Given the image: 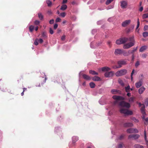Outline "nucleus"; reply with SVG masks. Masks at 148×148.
Masks as SVG:
<instances>
[{"instance_id":"nucleus-4","label":"nucleus","mask_w":148,"mask_h":148,"mask_svg":"<svg viewBox=\"0 0 148 148\" xmlns=\"http://www.w3.org/2000/svg\"><path fill=\"white\" fill-rule=\"evenodd\" d=\"M120 112L122 114H123L127 115H131L133 114L132 111L123 108L120 109Z\"/></svg>"},{"instance_id":"nucleus-64","label":"nucleus","mask_w":148,"mask_h":148,"mask_svg":"<svg viewBox=\"0 0 148 148\" xmlns=\"http://www.w3.org/2000/svg\"><path fill=\"white\" fill-rule=\"evenodd\" d=\"M137 47H136V48H133V50L135 52L137 50Z\"/></svg>"},{"instance_id":"nucleus-49","label":"nucleus","mask_w":148,"mask_h":148,"mask_svg":"<svg viewBox=\"0 0 148 148\" xmlns=\"http://www.w3.org/2000/svg\"><path fill=\"white\" fill-rule=\"evenodd\" d=\"M47 13L49 15H51L52 14V12L51 10H49L47 11Z\"/></svg>"},{"instance_id":"nucleus-25","label":"nucleus","mask_w":148,"mask_h":148,"mask_svg":"<svg viewBox=\"0 0 148 148\" xmlns=\"http://www.w3.org/2000/svg\"><path fill=\"white\" fill-rule=\"evenodd\" d=\"M119 83L122 86H124V84L123 80L121 79H119L118 80Z\"/></svg>"},{"instance_id":"nucleus-26","label":"nucleus","mask_w":148,"mask_h":148,"mask_svg":"<svg viewBox=\"0 0 148 148\" xmlns=\"http://www.w3.org/2000/svg\"><path fill=\"white\" fill-rule=\"evenodd\" d=\"M89 73L92 75H98V73L94 71L90 70L89 71Z\"/></svg>"},{"instance_id":"nucleus-57","label":"nucleus","mask_w":148,"mask_h":148,"mask_svg":"<svg viewBox=\"0 0 148 148\" xmlns=\"http://www.w3.org/2000/svg\"><path fill=\"white\" fill-rule=\"evenodd\" d=\"M145 103L147 106L148 105V98L146 99L145 102Z\"/></svg>"},{"instance_id":"nucleus-22","label":"nucleus","mask_w":148,"mask_h":148,"mask_svg":"<svg viewBox=\"0 0 148 148\" xmlns=\"http://www.w3.org/2000/svg\"><path fill=\"white\" fill-rule=\"evenodd\" d=\"M134 148H143V145H140L139 144H135L134 146Z\"/></svg>"},{"instance_id":"nucleus-35","label":"nucleus","mask_w":148,"mask_h":148,"mask_svg":"<svg viewBox=\"0 0 148 148\" xmlns=\"http://www.w3.org/2000/svg\"><path fill=\"white\" fill-rule=\"evenodd\" d=\"M34 26L33 25H31L29 27V31L31 32H32L33 30H34Z\"/></svg>"},{"instance_id":"nucleus-33","label":"nucleus","mask_w":148,"mask_h":148,"mask_svg":"<svg viewBox=\"0 0 148 148\" xmlns=\"http://www.w3.org/2000/svg\"><path fill=\"white\" fill-rule=\"evenodd\" d=\"M143 18L145 19L148 18V13L144 14L142 16Z\"/></svg>"},{"instance_id":"nucleus-51","label":"nucleus","mask_w":148,"mask_h":148,"mask_svg":"<svg viewBox=\"0 0 148 148\" xmlns=\"http://www.w3.org/2000/svg\"><path fill=\"white\" fill-rule=\"evenodd\" d=\"M124 135H121L119 137V139H120V140H121V139H122L123 138H124Z\"/></svg>"},{"instance_id":"nucleus-28","label":"nucleus","mask_w":148,"mask_h":148,"mask_svg":"<svg viewBox=\"0 0 148 148\" xmlns=\"http://www.w3.org/2000/svg\"><path fill=\"white\" fill-rule=\"evenodd\" d=\"M38 16L39 19L40 20H42L43 18V16L42 14L41 13H39L38 14Z\"/></svg>"},{"instance_id":"nucleus-41","label":"nucleus","mask_w":148,"mask_h":148,"mask_svg":"<svg viewBox=\"0 0 148 148\" xmlns=\"http://www.w3.org/2000/svg\"><path fill=\"white\" fill-rule=\"evenodd\" d=\"M140 25V22L139 21V19L138 18L137 19V27L136 28V29H137L138 27H139Z\"/></svg>"},{"instance_id":"nucleus-18","label":"nucleus","mask_w":148,"mask_h":148,"mask_svg":"<svg viewBox=\"0 0 148 148\" xmlns=\"http://www.w3.org/2000/svg\"><path fill=\"white\" fill-rule=\"evenodd\" d=\"M125 90L127 92H130V90L132 91L133 89L130 88V86L128 85L127 87H125Z\"/></svg>"},{"instance_id":"nucleus-63","label":"nucleus","mask_w":148,"mask_h":148,"mask_svg":"<svg viewBox=\"0 0 148 148\" xmlns=\"http://www.w3.org/2000/svg\"><path fill=\"white\" fill-rule=\"evenodd\" d=\"M134 70L133 69V71H132V72L131 73V76H133V74H134Z\"/></svg>"},{"instance_id":"nucleus-45","label":"nucleus","mask_w":148,"mask_h":148,"mask_svg":"<svg viewBox=\"0 0 148 148\" xmlns=\"http://www.w3.org/2000/svg\"><path fill=\"white\" fill-rule=\"evenodd\" d=\"M123 143H121L119 144L118 145V148H121L123 145Z\"/></svg>"},{"instance_id":"nucleus-6","label":"nucleus","mask_w":148,"mask_h":148,"mask_svg":"<svg viewBox=\"0 0 148 148\" xmlns=\"http://www.w3.org/2000/svg\"><path fill=\"white\" fill-rule=\"evenodd\" d=\"M127 132L128 133H138V131L136 128H130L127 130Z\"/></svg>"},{"instance_id":"nucleus-54","label":"nucleus","mask_w":148,"mask_h":148,"mask_svg":"<svg viewBox=\"0 0 148 148\" xmlns=\"http://www.w3.org/2000/svg\"><path fill=\"white\" fill-rule=\"evenodd\" d=\"M133 120L134 121V122H136V123L138 122L139 121L138 120V119H136L135 118H133Z\"/></svg>"},{"instance_id":"nucleus-48","label":"nucleus","mask_w":148,"mask_h":148,"mask_svg":"<svg viewBox=\"0 0 148 148\" xmlns=\"http://www.w3.org/2000/svg\"><path fill=\"white\" fill-rule=\"evenodd\" d=\"M140 64L139 62L138 61H137L135 64V66L136 67L138 66Z\"/></svg>"},{"instance_id":"nucleus-47","label":"nucleus","mask_w":148,"mask_h":148,"mask_svg":"<svg viewBox=\"0 0 148 148\" xmlns=\"http://www.w3.org/2000/svg\"><path fill=\"white\" fill-rule=\"evenodd\" d=\"M38 42L40 43H42L43 42V40L41 38L38 39Z\"/></svg>"},{"instance_id":"nucleus-59","label":"nucleus","mask_w":148,"mask_h":148,"mask_svg":"<svg viewBox=\"0 0 148 148\" xmlns=\"http://www.w3.org/2000/svg\"><path fill=\"white\" fill-rule=\"evenodd\" d=\"M134 57L135 56L134 54L132 55V60L133 61L134 60Z\"/></svg>"},{"instance_id":"nucleus-36","label":"nucleus","mask_w":148,"mask_h":148,"mask_svg":"<svg viewBox=\"0 0 148 148\" xmlns=\"http://www.w3.org/2000/svg\"><path fill=\"white\" fill-rule=\"evenodd\" d=\"M114 0H107L106 2V4L107 5L109 4Z\"/></svg>"},{"instance_id":"nucleus-43","label":"nucleus","mask_w":148,"mask_h":148,"mask_svg":"<svg viewBox=\"0 0 148 148\" xmlns=\"http://www.w3.org/2000/svg\"><path fill=\"white\" fill-rule=\"evenodd\" d=\"M61 21V19L59 17H58L56 18V22H58L60 21Z\"/></svg>"},{"instance_id":"nucleus-53","label":"nucleus","mask_w":148,"mask_h":148,"mask_svg":"<svg viewBox=\"0 0 148 148\" xmlns=\"http://www.w3.org/2000/svg\"><path fill=\"white\" fill-rule=\"evenodd\" d=\"M58 25L57 24H55L54 25V27H53L54 29H56V28H57V27H58Z\"/></svg>"},{"instance_id":"nucleus-30","label":"nucleus","mask_w":148,"mask_h":148,"mask_svg":"<svg viewBox=\"0 0 148 148\" xmlns=\"http://www.w3.org/2000/svg\"><path fill=\"white\" fill-rule=\"evenodd\" d=\"M41 37L43 38H46L47 37L46 33L45 32H43L42 34Z\"/></svg>"},{"instance_id":"nucleus-14","label":"nucleus","mask_w":148,"mask_h":148,"mask_svg":"<svg viewBox=\"0 0 148 148\" xmlns=\"http://www.w3.org/2000/svg\"><path fill=\"white\" fill-rule=\"evenodd\" d=\"M142 81L141 80L138 82L136 83L135 85L137 88H139L142 85Z\"/></svg>"},{"instance_id":"nucleus-34","label":"nucleus","mask_w":148,"mask_h":148,"mask_svg":"<svg viewBox=\"0 0 148 148\" xmlns=\"http://www.w3.org/2000/svg\"><path fill=\"white\" fill-rule=\"evenodd\" d=\"M129 39V41L131 42H134L135 43L134 36L130 37Z\"/></svg>"},{"instance_id":"nucleus-5","label":"nucleus","mask_w":148,"mask_h":148,"mask_svg":"<svg viewBox=\"0 0 148 148\" xmlns=\"http://www.w3.org/2000/svg\"><path fill=\"white\" fill-rule=\"evenodd\" d=\"M134 45V42H130L124 44L123 46V48L125 49H127L133 46Z\"/></svg>"},{"instance_id":"nucleus-21","label":"nucleus","mask_w":148,"mask_h":148,"mask_svg":"<svg viewBox=\"0 0 148 148\" xmlns=\"http://www.w3.org/2000/svg\"><path fill=\"white\" fill-rule=\"evenodd\" d=\"M147 48V47L146 46H143L141 47L139 49V51L142 52L146 50Z\"/></svg>"},{"instance_id":"nucleus-50","label":"nucleus","mask_w":148,"mask_h":148,"mask_svg":"<svg viewBox=\"0 0 148 148\" xmlns=\"http://www.w3.org/2000/svg\"><path fill=\"white\" fill-rule=\"evenodd\" d=\"M65 35H63L62 36L61 38V40H62L64 41L65 40Z\"/></svg>"},{"instance_id":"nucleus-12","label":"nucleus","mask_w":148,"mask_h":148,"mask_svg":"<svg viewBox=\"0 0 148 148\" xmlns=\"http://www.w3.org/2000/svg\"><path fill=\"white\" fill-rule=\"evenodd\" d=\"M130 22L131 20H126L122 23V26L123 27H126L130 23Z\"/></svg>"},{"instance_id":"nucleus-40","label":"nucleus","mask_w":148,"mask_h":148,"mask_svg":"<svg viewBox=\"0 0 148 148\" xmlns=\"http://www.w3.org/2000/svg\"><path fill=\"white\" fill-rule=\"evenodd\" d=\"M119 92V91L115 89H113L111 91V92Z\"/></svg>"},{"instance_id":"nucleus-10","label":"nucleus","mask_w":148,"mask_h":148,"mask_svg":"<svg viewBox=\"0 0 148 148\" xmlns=\"http://www.w3.org/2000/svg\"><path fill=\"white\" fill-rule=\"evenodd\" d=\"M121 6L122 8L124 9L127 7V2L125 1H123L120 2Z\"/></svg>"},{"instance_id":"nucleus-27","label":"nucleus","mask_w":148,"mask_h":148,"mask_svg":"<svg viewBox=\"0 0 148 148\" xmlns=\"http://www.w3.org/2000/svg\"><path fill=\"white\" fill-rule=\"evenodd\" d=\"M145 90V88L143 87H142L138 90V92H143Z\"/></svg>"},{"instance_id":"nucleus-23","label":"nucleus","mask_w":148,"mask_h":148,"mask_svg":"<svg viewBox=\"0 0 148 148\" xmlns=\"http://www.w3.org/2000/svg\"><path fill=\"white\" fill-rule=\"evenodd\" d=\"M67 8V6L66 5L64 4L61 7L60 10H66Z\"/></svg>"},{"instance_id":"nucleus-55","label":"nucleus","mask_w":148,"mask_h":148,"mask_svg":"<svg viewBox=\"0 0 148 148\" xmlns=\"http://www.w3.org/2000/svg\"><path fill=\"white\" fill-rule=\"evenodd\" d=\"M113 68H114V69H116L120 68V67H119V65L118 66H116V65H115L113 66Z\"/></svg>"},{"instance_id":"nucleus-37","label":"nucleus","mask_w":148,"mask_h":148,"mask_svg":"<svg viewBox=\"0 0 148 148\" xmlns=\"http://www.w3.org/2000/svg\"><path fill=\"white\" fill-rule=\"evenodd\" d=\"M34 44L36 45H37L38 44V39H36L34 42Z\"/></svg>"},{"instance_id":"nucleus-9","label":"nucleus","mask_w":148,"mask_h":148,"mask_svg":"<svg viewBox=\"0 0 148 148\" xmlns=\"http://www.w3.org/2000/svg\"><path fill=\"white\" fill-rule=\"evenodd\" d=\"M140 137V135L138 134H130L128 138V139L133 138L134 140H136L138 139Z\"/></svg>"},{"instance_id":"nucleus-1","label":"nucleus","mask_w":148,"mask_h":148,"mask_svg":"<svg viewBox=\"0 0 148 148\" xmlns=\"http://www.w3.org/2000/svg\"><path fill=\"white\" fill-rule=\"evenodd\" d=\"M112 98L116 100L114 102V105L119 103V106H120L128 108H129L130 106V104L129 103L126 102L124 101L119 102L120 101H123L124 100V97H122L114 95L112 96Z\"/></svg>"},{"instance_id":"nucleus-56","label":"nucleus","mask_w":148,"mask_h":148,"mask_svg":"<svg viewBox=\"0 0 148 148\" xmlns=\"http://www.w3.org/2000/svg\"><path fill=\"white\" fill-rule=\"evenodd\" d=\"M147 57V55L145 53L143 54L142 55V57L144 58H145Z\"/></svg>"},{"instance_id":"nucleus-46","label":"nucleus","mask_w":148,"mask_h":148,"mask_svg":"<svg viewBox=\"0 0 148 148\" xmlns=\"http://www.w3.org/2000/svg\"><path fill=\"white\" fill-rule=\"evenodd\" d=\"M40 22L38 20H36L34 22V24L36 25H38L39 24Z\"/></svg>"},{"instance_id":"nucleus-13","label":"nucleus","mask_w":148,"mask_h":148,"mask_svg":"<svg viewBox=\"0 0 148 148\" xmlns=\"http://www.w3.org/2000/svg\"><path fill=\"white\" fill-rule=\"evenodd\" d=\"M133 126V124L131 123H126L123 124V126L125 127H129Z\"/></svg>"},{"instance_id":"nucleus-20","label":"nucleus","mask_w":148,"mask_h":148,"mask_svg":"<svg viewBox=\"0 0 148 148\" xmlns=\"http://www.w3.org/2000/svg\"><path fill=\"white\" fill-rule=\"evenodd\" d=\"M145 107L144 105H143V106H141V111L142 114H145Z\"/></svg>"},{"instance_id":"nucleus-15","label":"nucleus","mask_w":148,"mask_h":148,"mask_svg":"<svg viewBox=\"0 0 148 148\" xmlns=\"http://www.w3.org/2000/svg\"><path fill=\"white\" fill-rule=\"evenodd\" d=\"M92 80L95 81H101V79L99 77L95 76L92 77Z\"/></svg>"},{"instance_id":"nucleus-61","label":"nucleus","mask_w":148,"mask_h":148,"mask_svg":"<svg viewBox=\"0 0 148 148\" xmlns=\"http://www.w3.org/2000/svg\"><path fill=\"white\" fill-rule=\"evenodd\" d=\"M143 10V7H141L139 9V10L140 12H142Z\"/></svg>"},{"instance_id":"nucleus-32","label":"nucleus","mask_w":148,"mask_h":148,"mask_svg":"<svg viewBox=\"0 0 148 148\" xmlns=\"http://www.w3.org/2000/svg\"><path fill=\"white\" fill-rule=\"evenodd\" d=\"M122 54H123V55L125 56H129L127 52L123 50V52H122Z\"/></svg>"},{"instance_id":"nucleus-42","label":"nucleus","mask_w":148,"mask_h":148,"mask_svg":"<svg viewBox=\"0 0 148 148\" xmlns=\"http://www.w3.org/2000/svg\"><path fill=\"white\" fill-rule=\"evenodd\" d=\"M144 31L148 30V25H145L144 26Z\"/></svg>"},{"instance_id":"nucleus-11","label":"nucleus","mask_w":148,"mask_h":148,"mask_svg":"<svg viewBox=\"0 0 148 148\" xmlns=\"http://www.w3.org/2000/svg\"><path fill=\"white\" fill-rule=\"evenodd\" d=\"M123 50L119 49H116L115 50L114 53L115 55H120L122 53Z\"/></svg>"},{"instance_id":"nucleus-2","label":"nucleus","mask_w":148,"mask_h":148,"mask_svg":"<svg viewBox=\"0 0 148 148\" xmlns=\"http://www.w3.org/2000/svg\"><path fill=\"white\" fill-rule=\"evenodd\" d=\"M129 38L126 37H122L117 40L116 42V43L118 45L124 44L128 41Z\"/></svg>"},{"instance_id":"nucleus-60","label":"nucleus","mask_w":148,"mask_h":148,"mask_svg":"<svg viewBox=\"0 0 148 148\" xmlns=\"http://www.w3.org/2000/svg\"><path fill=\"white\" fill-rule=\"evenodd\" d=\"M67 0H63L62 3V4H64L67 2Z\"/></svg>"},{"instance_id":"nucleus-58","label":"nucleus","mask_w":148,"mask_h":148,"mask_svg":"<svg viewBox=\"0 0 148 148\" xmlns=\"http://www.w3.org/2000/svg\"><path fill=\"white\" fill-rule=\"evenodd\" d=\"M45 79L43 81V83H44L46 82V81L47 80V78L46 77V75H45Z\"/></svg>"},{"instance_id":"nucleus-24","label":"nucleus","mask_w":148,"mask_h":148,"mask_svg":"<svg viewBox=\"0 0 148 148\" xmlns=\"http://www.w3.org/2000/svg\"><path fill=\"white\" fill-rule=\"evenodd\" d=\"M46 3L47 4L48 7H50L51 6L52 4V2L50 0H47L46 1Z\"/></svg>"},{"instance_id":"nucleus-44","label":"nucleus","mask_w":148,"mask_h":148,"mask_svg":"<svg viewBox=\"0 0 148 148\" xmlns=\"http://www.w3.org/2000/svg\"><path fill=\"white\" fill-rule=\"evenodd\" d=\"M49 32H50V34H53L54 33V32H53V30L51 28H49Z\"/></svg>"},{"instance_id":"nucleus-19","label":"nucleus","mask_w":148,"mask_h":148,"mask_svg":"<svg viewBox=\"0 0 148 148\" xmlns=\"http://www.w3.org/2000/svg\"><path fill=\"white\" fill-rule=\"evenodd\" d=\"M72 140L73 143H74L79 140L78 137L77 136H73L72 138Z\"/></svg>"},{"instance_id":"nucleus-16","label":"nucleus","mask_w":148,"mask_h":148,"mask_svg":"<svg viewBox=\"0 0 148 148\" xmlns=\"http://www.w3.org/2000/svg\"><path fill=\"white\" fill-rule=\"evenodd\" d=\"M111 69L108 66H104L101 68V70L102 71H110Z\"/></svg>"},{"instance_id":"nucleus-38","label":"nucleus","mask_w":148,"mask_h":148,"mask_svg":"<svg viewBox=\"0 0 148 148\" xmlns=\"http://www.w3.org/2000/svg\"><path fill=\"white\" fill-rule=\"evenodd\" d=\"M66 15V14L65 12H62L60 14V16L62 17H64Z\"/></svg>"},{"instance_id":"nucleus-7","label":"nucleus","mask_w":148,"mask_h":148,"mask_svg":"<svg viewBox=\"0 0 148 148\" xmlns=\"http://www.w3.org/2000/svg\"><path fill=\"white\" fill-rule=\"evenodd\" d=\"M117 64L119 66V67L120 68L122 66V65H126L127 63L125 60H121L118 61Z\"/></svg>"},{"instance_id":"nucleus-52","label":"nucleus","mask_w":148,"mask_h":148,"mask_svg":"<svg viewBox=\"0 0 148 148\" xmlns=\"http://www.w3.org/2000/svg\"><path fill=\"white\" fill-rule=\"evenodd\" d=\"M54 22V20L53 19H52L49 21V23L50 24H52Z\"/></svg>"},{"instance_id":"nucleus-3","label":"nucleus","mask_w":148,"mask_h":148,"mask_svg":"<svg viewBox=\"0 0 148 148\" xmlns=\"http://www.w3.org/2000/svg\"><path fill=\"white\" fill-rule=\"evenodd\" d=\"M127 73V71L126 69H122L116 72L115 75L117 77L122 76L125 75Z\"/></svg>"},{"instance_id":"nucleus-62","label":"nucleus","mask_w":148,"mask_h":148,"mask_svg":"<svg viewBox=\"0 0 148 148\" xmlns=\"http://www.w3.org/2000/svg\"><path fill=\"white\" fill-rule=\"evenodd\" d=\"M107 43H108V45L110 47H111V46H110V44H111V42H110V41H108Z\"/></svg>"},{"instance_id":"nucleus-8","label":"nucleus","mask_w":148,"mask_h":148,"mask_svg":"<svg viewBox=\"0 0 148 148\" xmlns=\"http://www.w3.org/2000/svg\"><path fill=\"white\" fill-rule=\"evenodd\" d=\"M114 74V72L112 71L106 72L105 73L104 76L106 77H112Z\"/></svg>"},{"instance_id":"nucleus-29","label":"nucleus","mask_w":148,"mask_h":148,"mask_svg":"<svg viewBox=\"0 0 148 148\" xmlns=\"http://www.w3.org/2000/svg\"><path fill=\"white\" fill-rule=\"evenodd\" d=\"M143 36L144 38L148 36V32H145L143 33Z\"/></svg>"},{"instance_id":"nucleus-31","label":"nucleus","mask_w":148,"mask_h":148,"mask_svg":"<svg viewBox=\"0 0 148 148\" xmlns=\"http://www.w3.org/2000/svg\"><path fill=\"white\" fill-rule=\"evenodd\" d=\"M89 85L91 88H93L95 87V84L93 82H91L89 84Z\"/></svg>"},{"instance_id":"nucleus-17","label":"nucleus","mask_w":148,"mask_h":148,"mask_svg":"<svg viewBox=\"0 0 148 148\" xmlns=\"http://www.w3.org/2000/svg\"><path fill=\"white\" fill-rule=\"evenodd\" d=\"M82 77L84 79L86 80H90L91 79L90 77L89 76L85 74H83Z\"/></svg>"},{"instance_id":"nucleus-39","label":"nucleus","mask_w":148,"mask_h":148,"mask_svg":"<svg viewBox=\"0 0 148 148\" xmlns=\"http://www.w3.org/2000/svg\"><path fill=\"white\" fill-rule=\"evenodd\" d=\"M135 99V98L134 97H131L129 99V101L130 102H133L134 99Z\"/></svg>"}]
</instances>
